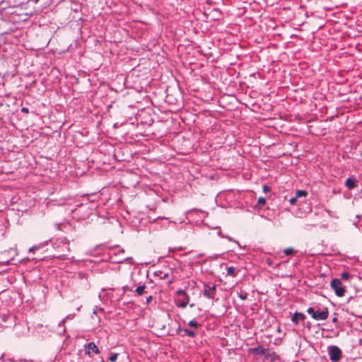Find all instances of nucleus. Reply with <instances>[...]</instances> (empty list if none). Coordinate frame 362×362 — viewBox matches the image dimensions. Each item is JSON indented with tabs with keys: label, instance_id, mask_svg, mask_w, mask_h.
<instances>
[{
	"label": "nucleus",
	"instance_id": "nucleus-22",
	"mask_svg": "<svg viewBox=\"0 0 362 362\" xmlns=\"http://www.w3.org/2000/svg\"><path fill=\"white\" fill-rule=\"evenodd\" d=\"M117 354H112L109 358L108 360L111 362H115L117 359Z\"/></svg>",
	"mask_w": 362,
	"mask_h": 362
},
{
	"label": "nucleus",
	"instance_id": "nucleus-2",
	"mask_svg": "<svg viewBox=\"0 0 362 362\" xmlns=\"http://www.w3.org/2000/svg\"><path fill=\"white\" fill-rule=\"evenodd\" d=\"M329 359L332 362H338L342 357L341 350L335 345H330L327 347Z\"/></svg>",
	"mask_w": 362,
	"mask_h": 362
},
{
	"label": "nucleus",
	"instance_id": "nucleus-16",
	"mask_svg": "<svg viewBox=\"0 0 362 362\" xmlns=\"http://www.w3.org/2000/svg\"><path fill=\"white\" fill-rule=\"evenodd\" d=\"M182 331L184 332L185 334H186L190 337H194L196 335L195 332L187 329H183Z\"/></svg>",
	"mask_w": 362,
	"mask_h": 362
},
{
	"label": "nucleus",
	"instance_id": "nucleus-24",
	"mask_svg": "<svg viewBox=\"0 0 362 362\" xmlns=\"http://www.w3.org/2000/svg\"><path fill=\"white\" fill-rule=\"evenodd\" d=\"M38 248V247L37 245H35V246H33L32 247H30L29 249V252H34L35 250H37Z\"/></svg>",
	"mask_w": 362,
	"mask_h": 362
},
{
	"label": "nucleus",
	"instance_id": "nucleus-10",
	"mask_svg": "<svg viewBox=\"0 0 362 362\" xmlns=\"http://www.w3.org/2000/svg\"><path fill=\"white\" fill-rule=\"evenodd\" d=\"M305 318V316L304 314L303 313H298V312H296L295 314L293 315L291 320L293 323L295 324H298V320H303Z\"/></svg>",
	"mask_w": 362,
	"mask_h": 362
},
{
	"label": "nucleus",
	"instance_id": "nucleus-8",
	"mask_svg": "<svg viewBox=\"0 0 362 362\" xmlns=\"http://www.w3.org/2000/svg\"><path fill=\"white\" fill-rule=\"evenodd\" d=\"M73 317H74V315H69L68 316H66L65 318H64L62 320H61L59 322V323L58 324V327L61 328V330L59 331L60 333H64L66 332L64 325L69 318H73Z\"/></svg>",
	"mask_w": 362,
	"mask_h": 362
},
{
	"label": "nucleus",
	"instance_id": "nucleus-7",
	"mask_svg": "<svg viewBox=\"0 0 362 362\" xmlns=\"http://www.w3.org/2000/svg\"><path fill=\"white\" fill-rule=\"evenodd\" d=\"M84 350L86 354L90 355V351L94 352L96 354H98L100 353V350L98 347L95 345L94 342H90L88 344L84 346Z\"/></svg>",
	"mask_w": 362,
	"mask_h": 362
},
{
	"label": "nucleus",
	"instance_id": "nucleus-4",
	"mask_svg": "<svg viewBox=\"0 0 362 362\" xmlns=\"http://www.w3.org/2000/svg\"><path fill=\"white\" fill-rule=\"evenodd\" d=\"M330 286L334 291V293L338 297H342L344 296L345 289L342 286L341 281L338 279H334L331 281Z\"/></svg>",
	"mask_w": 362,
	"mask_h": 362
},
{
	"label": "nucleus",
	"instance_id": "nucleus-3",
	"mask_svg": "<svg viewBox=\"0 0 362 362\" xmlns=\"http://www.w3.org/2000/svg\"><path fill=\"white\" fill-rule=\"evenodd\" d=\"M307 312L315 320H325L329 316V312L327 308L322 311H315L313 308H308Z\"/></svg>",
	"mask_w": 362,
	"mask_h": 362
},
{
	"label": "nucleus",
	"instance_id": "nucleus-12",
	"mask_svg": "<svg viewBox=\"0 0 362 362\" xmlns=\"http://www.w3.org/2000/svg\"><path fill=\"white\" fill-rule=\"evenodd\" d=\"M145 288H146V286L144 284V285H141V286H138L136 290H135V292L139 295V296H141L143 295L144 293H145Z\"/></svg>",
	"mask_w": 362,
	"mask_h": 362
},
{
	"label": "nucleus",
	"instance_id": "nucleus-19",
	"mask_svg": "<svg viewBox=\"0 0 362 362\" xmlns=\"http://www.w3.org/2000/svg\"><path fill=\"white\" fill-rule=\"evenodd\" d=\"M295 252V250L293 248L288 247L284 250V254L286 255H291Z\"/></svg>",
	"mask_w": 362,
	"mask_h": 362
},
{
	"label": "nucleus",
	"instance_id": "nucleus-30",
	"mask_svg": "<svg viewBox=\"0 0 362 362\" xmlns=\"http://www.w3.org/2000/svg\"><path fill=\"white\" fill-rule=\"evenodd\" d=\"M361 327H362V322L361 323Z\"/></svg>",
	"mask_w": 362,
	"mask_h": 362
},
{
	"label": "nucleus",
	"instance_id": "nucleus-18",
	"mask_svg": "<svg viewBox=\"0 0 362 362\" xmlns=\"http://www.w3.org/2000/svg\"><path fill=\"white\" fill-rule=\"evenodd\" d=\"M188 325L194 328H198L199 326V324L194 320H192L189 322Z\"/></svg>",
	"mask_w": 362,
	"mask_h": 362
},
{
	"label": "nucleus",
	"instance_id": "nucleus-6",
	"mask_svg": "<svg viewBox=\"0 0 362 362\" xmlns=\"http://www.w3.org/2000/svg\"><path fill=\"white\" fill-rule=\"evenodd\" d=\"M110 259L114 263H122L124 262H128L132 263V257H122L117 258V254L115 252V250H112L109 252Z\"/></svg>",
	"mask_w": 362,
	"mask_h": 362
},
{
	"label": "nucleus",
	"instance_id": "nucleus-5",
	"mask_svg": "<svg viewBox=\"0 0 362 362\" xmlns=\"http://www.w3.org/2000/svg\"><path fill=\"white\" fill-rule=\"evenodd\" d=\"M203 295L204 297L210 299H214L216 295V286L215 284H210L204 283Z\"/></svg>",
	"mask_w": 362,
	"mask_h": 362
},
{
	"label": "nucleus",
	"instance_id": "nucleus-14",
	"mask_svg": "<svg viewBox=\"0 0 362 362\" xmlns=\"http://www.w3.org/2000/svg\"><path fill=\"white\" fill-rule=\"evenodd\" d=\"M307 195L308 192L305 190H298L296 192V196L297 198L305 197Z\"/></svg>",
	"mask_w": 362,
	"mask_h": 362
},
{
	"label": "nucleus",
	"instance_id": "nucleus-13",
	"mask_svg": "<svg viewBox=\"0 0 362 362\" xmlns=\"http://www.w3.org/2000/svg\"><path fill=\"white\" fill-rule=\"evenodd\" d=\"M236 269L234 267H229L227 268V275L231 276H236Z\"/></svg>",
	"mask_w": 362,
	"mask_h": 362
},
{
	"label": "nucleus",
	"instance_id": "nucleus-25",
	"mask_svg": "<svg viewBox=\"0 0 362 362\" xmlns=\"http://www.w3.org/2000/svg\"><path fill=\"white\" fill-rule=\"evenodd\" d=\"M152 300V296H149L147 298H146V303L147 304H148L149 303H151Z\"/></svg>",
	"mask_w": 362,
	"mask_h": 362
},
{
	"label": "nucleus",
	"instance_id": "nucleus-9",
	"mask_svg": "<svg viewBox=\"0 0 362 362\" xmlns=\"http://www.w3.org/2000/svg\"><path fill=\"white\" fill-rule=\"evenodd\" d=\"M356 185H357V181L353 180L351 177H349L348 179H346V180L345 182V186L349 189H353L354 188H355L356 187Z\"/></svg>",
	"mask_w": 362,
	"mask_h": 362
},
{
	"label": "nucleus",
	"instance_id": "nucleus-21",
	"mask_svg": "<svg viewBox=\"0 0 362 362\" xmlns=\"http://www.w3.org/2000/svg\"><path fill=\"white\" fill-rule=\"evenodd\" d=\"M247 296L248 295L245 291H241L240 293L238 294V296L241 300H246Z\"/></svg>",
	"mask_w": 362,
	"mask_h": 362
},
{
	"label": "nucleus",
	"instance_id": "nucleus-17",
	"mask_svg": "<svg viewBox=\"0 0 362 362\" xmlns=\"http://www.w3.org/2000/svg\"><path fill=\"white\" fill-rule=\"evenodd\" d=\"M266 203V199L264 197H259L257 200V206L259 208H262V206H264Z\"/></svg>",
	"mask_w": 362,
	"mask_h": 362
},
{
	"label": "nucleus",
	"instance_id": "nucleus-11",
	"mask_svg": "<svg viewBox=\"0 0 362 362\" xmlns=\"http://www.w3.org/2000/svg\"><path fill=\"white\" fill-rule=\"evenodd\" d=\"M112 250H115V252L117 254V258H122L124 257L123 256V255L124 253V249H121V248L117 247L111 248L109 252H110Z\"/></svg>",
	"mask_w": 362,
	"mask_h": 362
},
{
	"label": "nucleus",
	"instance_id": "nucleus-1",
	"mask_svg": "<svg viewBox=\"0 0 362 362\" xmlns=\"http://www.w3.org/2000/svg\"><path fill=\"white\" fill-rule=\"evenodd\" d=\"M175 304L177 307L185 308L189 302V296L185 290L179 289L176 291Z\"/></svg>",
	"mask_w": 362,
	"mask_h": 362
},
{
	"label": "nucleus",
	"instance_id": "nucleus-31",
	"mask_svg": "<svg viewBox=\"0 0 362 362\" xmlns=\"http://www.w3.org/2000/svg\"><path fill=\"white\" fill-rule=\"evenodd\" d=\"M101 362H105L104 361H102Z\"/></svg>",
	"mask_w": 362,
	"mask_h": 362
},
{
	"label": "nucleus",
	"instance_id": "nucleus-20",
	"mask_svg": "<svg viewBox=\"0 0 362 362\" xmlns=\"http://www.w3.org/2000/svg\"><path fill=\"white\" fill-rule=\"evenodd\" d=\"M351 275L349 273L344 272L341 274V277L344 280H348L350 278Z\"/></svg>",
	"mask_w": 362,
	"mask_h": 362
},
{
	"label": "nucleus",
	"instance_id": "nucleus-28",
	"mask_svg": "<svg viewBox=\"0 0 362 362\" xmlns=\"http://www.w3.org/2000/svg\"><path fill=\"white\" fill-rule=\"evenodd\" d=\"M267 189V186H264V190L266 191Z\"/></svg>",
	"mask_w": 362,
	"mask_h": 362
},
{
	"label": "nucleus",
	"instance_id": "nucleus-23",
	"mask_svg": "<svg viewBox=\"0 0 362 362\" xmlns=\"http://www.w3.org/2000/svg\"><path fill=\"white\" fill-rule=\"evenodd\" d=\"M297 197L296 196L293 197H291L290 199H289V203L291 204V205H294L296 204V201H297Z\"/></svg>",
	"mask_w": 362,
	"mask_h": 362
},
{
	"label": "nucleus",
	"instance_id": "nucleus-15",
	"mask_svg": "<svg viewBox=\"0 0 362 362\" xmlns=\"http://www.w3.org/2000/svg\"><path fill=\"white\" fill-rule=\"evenodd\" d=\"M218 235L220 237H221V238H227V239H228L230 241H232V242L235 243H236V244H237V245L240 247V244H239V243H238V241H235V240H233V238H232L231 237H229V236H228V235H223V234H222V233H221V231H220V230H219V231L218 232Z\"/></svg>",
	"mask_w": 362,
	"mask_h": 362
},
{
	"label": "nucleus",
	"instance_id": "nucleus-27",
	"mask_svg": "<svg viewBox=\"0 0 362 362\" xmlns=\"http://www.w3.org/2000/svg\"><path fill=\"white\" fill-rule=\"evenodd\" d=\"M189 306H190L191 308H193V307L194 306V303H191V304H189Z\"/></svg>",
	"mask_w": 362,
	"mask_h": 362
},
{
	"label": "nucleus",
	"instance_id": "nucleus-29",
	"mask_svg": "<svg viewBox=\"0 0 362 362\" xmlns=\"http://www.w3.org/2000/svg\"><path fill=\"white\" fill-rule=\"evenodd\" d=\"M336 320H337V318H336V317H334V318L333 319V321H336Z\"/></svg>",
	"mask_w": 362,
	"mask_h": 362
},
{
	"label": "nucleus",
	"instance_id": "nucleus-26",
	"mask_svg": "<svg viewBox=\"0 0 362 362\" xmlns=\"http://www.w3.org/2000/svg\"><path fill=\"white\" fill-rule=\"evenodd\" d=\"M21 111H22L23 112L28 113V109L27 107H23V108L21 109Z\"/></svg>",
	"mask_w": 362,
	"mask_h": 362
}]
</instances>
